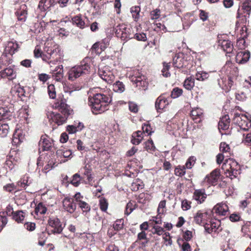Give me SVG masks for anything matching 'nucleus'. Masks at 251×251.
I'll return each instance as SVG.
<instances>
[{"mask_svg":"<svg viewBox=\"0 0 251 251\" xmlns=\"http://www.w3.org/2000/svg\"><path fill=\"white\" fill-rule=\"evenodd\" d=\"M48 44L44 48V52L42 51L39 46H36L33 51L35 58L41 57L43 61L49 64H55L60 61L62 58L60 53V50L56 45L48 46Z\"/></svg>","mask_w":251,"mask_h":251,"instance_id":"f257e3e1","label":"nucleus"},{"mask_svg":"<svg viewBox=\"0 0 251 251\" xmlns=\"http://www.w3.org/2000/svg\"><path fill=\"white\" fill-rule=\"evenodd\" d=\"M112 99L106 95L96 93L88 98L89 105L93 114H101L109 109Z\"/></svg>","mask_w":251,"mask_h":251,"instance_id":"f03ea898","label":"nucleus"},{"mask_svg":"<svg viewBox=\"0 0 251 251\" xmlns=\"http://www.w3.org/2000/svg\"><path fill=\"white\" fill-rule=\"evenodd\" d=\"M91 69L90 58L85 57L78 65L72 67L68 72V79L74 81L76 78L90 74Z\"/></svg>","mask_w":251,"mask_h":251,"instance_id":"7ed1b4c3","label":"nucleus"},{"mask_svg":"<svg viewBox=\"0 0 251 251\" xmlns=\"http://www.w3.org/2000/svg\"><path fill=\"white\" fill-rule=\"evenodd\" d=\"M231 69L230 75L227 78L223 77L218 80V84L226 92L230 90L233 84L234 80L238 75V70L236 68L233 67Z\"/></svg>","mask_w":251,"mask_h":251,"instance_id":"20e7f679","label":"nucleus"},{"mask_svg":"<svg viewBox=\"0 0 251 251\" xmlns=\"http://www.w3.org/2000/svg\"><path fill=\"white\" fill-rule=\"evenodd\" d=\"M68 22H72L73 25L82 29L89 26L88 18L86 16H83L81 14L72 17L71 21L69 17L66 16L60 21V23H66Z\"/></svg>","mask_w":251,"mask_h":251,"instance_id":"39448f33","label":"nucleus"},{"mask_svg":"<svg viewBox=\"0 0 251 251\" xmlns=\"http://www.w3.org/2000/svg\"><path fill=\"white\" fill-rule=\"evenodd\" d=\"M222 169L225 171L226 176L230 177L231 179L237 176L238 173L239 167L238 163L231 159L226 160L222 166Z\"/></svg>","mask_w":251,"mask_h":251,"instance_id":"423d86ee","label":"nucleus"},{"mask_svg":"<svg viewBox=\"0 0 251 251\" xmlns=\"http://www.w3.org/2000/svg\"><path fill=\"white\" fill-rule=\"evenodd\" d=\"M48 225L49 228H51L50 230L49 228L46 229V231L49 230V234H61L65 227L60 219L56 217L50 218L48 220Z\"/></svg>","mask_w":251,"mask_h":251,"instance_id":"0eeeda50","label":"nucleus"},{"mask_svg":"<svg viewBox=\"0 0 251 251\" xmlns=\"http://www.w3.org/2000/svg\"><path fill=\"white\" fill-rule=\"evenodd\" d=\"M52 106L54 109L58 110L61 113L71 114L73 111L70 105L67 104L66 99L62 94L58 95Z\"/></svg>","mask_w":251,"mask_h":251,"instance_id":"6e6552de","label":"nucleus"},{"mask_svg":"<svg viewBox=\"0 0 251 251\" xmlns=\"http://www.w3.org/2000/svg\"><path fill=\"white\" fill-rule=\"evenodd\" d=\"M233 121L243 130H248L251 127V121L244 114L235 113Z\"/></svg>","mask_w":251,"mask_h":251,"instance_id":"1a4fd4ad","label":"nucleus"},{"mask_svg":"<svg viewBox=\"0 0 251 251\" xmlns=\"http://www.w3.org/2000/svg\"><path fill=\"white\" fill-rule=\"evenodd\" d=\"M53 140L47 134L42 135L39 142V151H51Z\"/></svg>","mask_w":251,"mask_h":251,"instance_id":"9d476101","label":"nucleus"},{"mask_svg":"<svg viewBox=\"0 0 251 251\" xmlns=\"http://www.w3.org/2000/svg\"><path fill=\"white\" fill-rule=\"evenodd\" d=\"M71 114L51 112L48 115V118L50 117V120L57 126H61L66 123L67 119Z\"/></svg>","mask_w":251,"mask_h":251,"instance_id":"9b49d317","label":"nucleus"},{"mask_svg":"<svg viewBox=\"0 0 251 251\" xmlns=\"http://www.w3.org/2000/svg\"><path fill=\"white\" fill-rule=\"evenodd\" d=\"M98 74L100 77L108 84H112L115 79L113 73L109 70L108 67L105 66L101 69H99Z\"/></svg>","mask_w":251,"mask_h":251,"instance_id":"f8f14e48","label":"nucleus"},{"mask_svg":"<svg viewBox=\"0 0 251 251\" xmlns=\"http://www.w3.org/2000/svg\"><path fill=\"white\" fill-rule=\"evenodd\" d=\"M130 79L131 81L140 88H144L147 86L148 82L146 81V76L138 71L134 72Z\"/></svg>","mask_w":251,"mask_h":251,"instance_id":"ddd939ff","label":"nucleus"},{"mask_svg":"<svg viewBox=\"0 0 251 251\" xmlns=\"http://www.w3.org/2000/svg\"><path fill=\"white\" fill-rule=\"evenodd\" d=\"M20 162V159L16 153H15V155L10 154L7 156L5 166L6 167H8L10 170H15L18 166Z\"/></svg>","mask_w":251,"mask_h":251,"instance_id":"4468645a","label":"nucleus"},{"mask_svg":"<svg viewBox=\"0 0 251 251\" xmlns=\"http://www.w3.org/2000/svg\"><path fill=\"white\" fill-rule=\"evenodd\" d=\"M0 76L3 78H7L9 80H13L17 77V72L14 69V66H11L0 70Z\"/></svg>","mask_w":251,"mask_h":251,"instance_id":"2eb2a0df","label":"nucleus"},{"mask_svg":"<svg viewBox=\"0 0 251 251\" xmlns=\"http://www.w3.org/2000/svg\"><path fill=\"white\" fill-rule=\"evenodd\" d=\"M15 15L17 18L18 21L21 23L25 22L27 18V7L25 3L20 5L15 12Z\"/></svg>","mask_w":251,"mask_h":251,"instance_id":"dca6fc26","label":"nucleus"},{"mask_svg":"<svg viewBox=\"0 0 251 251\" xmlns=\"http://www.w3.org/2000/svg\"><path fill=\"white\" fill-rule=\"evenodd\" d=\"M157 216L153 217V220H150L149 222H144L140 226V229L142 230H147L150 228V230L153 233H157Z\"/></svg>","mask_w":251,"mask_h":251,"instance_id":"f3484780","label":"nucleus"},{"mask_svg":"<svg viewBox=\"0 0 251 251\" xmlns=\"http://www.w3.org/2000/svg\"><path fill=\"white\" fill-rule=\"evenodd\" d=\"M62 202L64 210L72 214L76 210V205L73 198H65Z\"/></svg>","mask_w":251,"mask_h":251,"instance_id":"a211bd4d","label":"nucleus"},{"mask_svg":"<svg viewBox=\"0 0 251 251\" xmlns=\"http://www.w3.org/2000/svg\"><path fill=\"white\" fill-rule=\"evenodd\" d=\"M25 139V135L22 129L16 128L13 135L12 144L18 146Z\"/></svg>","mask_w":251,"mask_h":251,"instance_id":"6ab92c4d","label":"nucleus"},{"mask_svg":"<svg viewBox=\"0 0 251 251\" xmlns=\"http://www.w3.org/2000/svg\"><path fill=\"white\" fill-rule=\"evenodd\" d=\"M210 220V215L207 212H198L194 217L195 222L199 225L204 226Z\"/></svg>","mask_w":251,"mask_h":251,"instance_id":"aec40b11","label":"nucleus"},{"mask_svg":"<svg viewBox=\"0 0 251 251\" xmlns=\"http://www.w3.org/2000/svg\"><path fill=\"white\" fill-rule=\"evenodd\" d=\"M20 48V45L16 41H9L5 43L4 50L13 55Z\"/></svg>","mask_w":251,"mask_h":251,"instance_id":"412c9836","label":"nucleus"},{"mask_svg":"<svg viewBox=\"0 0 251 251\" xmlns=\"http://www.w3.org/2000/svg\"><path fill=\"white\" fill-rule=\"evenodd\" d=\"M228 211V207L226 203L221 202L217 204L213 208L212 212L218 215L225 216Z\"/></svg>","mask_w":251,"mask_h":251,"instance_id":"4be33fe9","label":"nucleus"},{"mask_svg":"<svg viewBox=\"0 0 251 251\" xmlns=\"http://www.w3.org/2000/svg\"><path fill=\"white\" fill-rule=\"evenodd\" d=\"M220 177V170L215 169L204 178V181L208 184L213 185L216 183Z\"/></svg>","mask_w":251,"mask_h":251,"instance_id":"5701e85b","label":"nucleus"},{"mask_svg":"<svg viewBox=\"0 0 251 251\" xmlns=\"http://www.w3.org/2000/svg\"><path fill=\"white\" fill-rule=\"evenodd\" d=\"M56 4L55 0H40L38 4V8L42 11L50 10L51 7Z\"/></svg>","mask_w":251,"mask_h":251,"instance_id":"b1692460","label":"nucleus"},{"mask_svg":"<svg viewBox=\"0 0 251 251\" xmlns=\"http://www.w3.org/2000/svg\"><path fill=\"white\" fill-rule=\"evenodd\" d=\"M250 57V53L247 50H241L237 52L236 56V62L239 64L246 63Z\"/></svg>","mask_w":251,"mask_h":251,"instance_id":"393cba45","label":"nucleus"},{"mask_svg":"<svg viewBox=\"0 0 251 251\" xmlns=\"http://www.w3.org/2000/svg\"><path fill=\"white\" fill-rule=\"evenodd\" d=\"M191 115L196 123H200L203 119V111L200 108H195L192 110Z\"/></svg>","mask_w":251,"mask_h":251,"instance_id":"a878e982","label":"nucleus"},{"mask_svg":"<svg viewBox=\"0 0 251 251\" xmlns=\"http://www.w3.org/2000/svg\"><path fill=\"white\" fill-rule=\"evenodd\" d=\"M84 126L81 122L75 123L73 125H68L66 127V131L69 134H74L77 132L80 131Z\"/></svg>","mask_w":251,"mask_h":251,"instance_id":"bb28decb","label":"nucleus"},{"mask_svg":"<svg viewBox=\"0 0 251 251\" xmlns=\"http://www.w3.org/2000/svg\"><path fill=\"white\" fill-rule=\"evenodd\" d=\"M13 55L3 50L0 56V64L3 65H9L12 63Z\"/></svg>","mask_w":251,"mask_h":251,"instance_id":"cd10ccee","label":"nucleus"},{"mask_svg":"<svg viewBox=\"0 0 251 251\" xmlns=\"http://www.w3.org/2000/svg\"><path fill=\"white\" fill-rule=\"evenodd\" d=\"M122 31L121 38L124 41H127L132 39L134 36V31L132 27H125Z\"/></svg>","mask_w":251,"mask_h":251,"instance_id":"c85d7f7f","label":"nucleus"},{"mask_svg":"<svg viewBox=\"0 0 251 251\" xmlns=\"http://www.w3.org/2000/svg\"><path fill=\"white\" fill-rule=\"evenodd\" d=\"M219 44L223 50L226 53H230L232 52L233 46L231 42L228 40H221L219 41Z\"/></svg>","mask_w":251,"mask_h":251,"instance_id":"c756f323","label":"nucleus"},{"mask_svg":"<svg viewBox=\"0 0 251 251\" xmlns=\"http://www.w3.org/2000/svg\"><path fill=\"white\" fill-rule=\"evenodd\" d=\"M206 198L204 189L196 190L193 194V198L198 202L201 203L203 202Z\"/></svg>","mask_w":251,"mask_h":251,"instance_id":"7c9ffc66","label":"nucleus"},{"mask_svg":"<svg viewBox=\"0 0 251 251\" xmlns=\"http://www.w3.org/2000/svg\"><path fill=\"white\" fill-rule=\"evenodd\" d=\"M183 54L181 53L176 54L173 58V65L174 67L180 68L183 66Z\"/></svg>","mask_w":251,"mask_h":251,"instance_id":"2f4dec72","label":"nucleus"},{"mask_svg":"<svg viewBox=\"0 0 251 251\" xmlns=\"http://www.w3.org/2000/svg\"><path fill=\"white\" fill-rule=\"evenodd\" d=\"M143 132L141 130H138L132 133L131 142L133 145L139 144L143 139Z\"/></svg>","mask_w":251,"mask_h":251,"instance_id":"473e14b6","label":"nucleus"},{"mask_svg":"<svg viewBox=\"0 0 251 251\" xmlns=\"http://www.w3.org/2000/svg\"><path fill=\"white\" fill-rule=\"evenodd\" d=\"M230 119L229 116L226 115L223 116L219 122L218 126L219 129L226 130L229 128Z\"/></svg>","mask_w":251,"mask_h":251,"instance_id":"72a5a7b5","label":"nucleus"},{"mask_svg":"<svg viewBox=\"0 0 251 251\" xmlns=\"http://www.w3.org/2000/svg\"><path fill=\"white\" fill-rule=\"evenodd\" d=\"M152 197L148 193H141L137 198V202L143 205H148L149 202L151 200Z\"/></svg>","mask_w":251,"mask_h":251,"instance_id":"f704fd0d","label":"nucleus"},{"mask_svg":"<svg viewBox=\"0 0 251 251\" xmlns=\"http://www.w3.org/2000/svg\"><path fill=\"white\" fill-rule=\"evenodd\" d=\"M81 178H86L87 181L86 183H88L89 184L92 185V181L93 180V177L92 175V170L87 167V166H85L83 168V172L82 173V176Z\"/></svg>","mask_w":251,"mask_h":251,"instance_id":"c9c22d12","label":"nucleus"},{"mask_svg":"<svg viewBox=\"0 0 251 251\" xmlns=\"http://www.w3.org/2000/svg\"><path fill=\"white\" fill-rule=\"evenodd\" d=\"M53 77L57 81L61 80L63 77V67L62 65L57 66L53 71Z\"/></svg>","mask_w":251,"mask_h":251,"instance_id":"e433bc0d","label":"nucleus"},{"mask_svg":"<svg viewBox=\"0 0 251 251\" xmlns=\"http://www.w3.org/2000/svg\"><path fill=\"white\" fill-rule=\"evenodd\" d=\"M195 21L194 17L190 14H186L183 18V25L184 29L188 28Z\"/></svg>","mask_w":251,"mask_h":251,"instance_id":"4c0bfd02","label":"nucleus"},{"mask_svg":"<svg viewBox=\"0 0 251 251\" xmlns=\"http://www.w3.org/2000/svg\"><path fill=\"white\" fill-rule=\"evenodd\" d=\"M141 8L140 6H134L130 8L132 17L135 22H138L141 18Z\"/></svg>","mask_w":251,"mask_h":251,"instance_id":"58836bf2","label":"nucleus"},{"mask_svg":"<svg viewBox=\"0 0 251 251\" xmlns=\"http://www.w3.org/2000/svg\"><path fill=\"white\" fill-rule=\"evenodd\" d=\"M12 113L7 107H0V121L4 119H10Z\"/></svg>","mask_w":251,"mask_h":251,"instance_id":"ea45409f","label":"nucleus"},{"mask_svg":"<svg viewBox=\"0 0 251 251\" xmlns=\"http://www.w3.org/2000/svg\"><path fill=\"white\" fill-rule=\"evenodd\" d=\"M16 94L22 100H25V98L28 97V93L26 92L24 87L21 86L16 87Z\"/></svg>","mask_w":251,"mask_h":251,"instance_id":"a19ab883","label":"nucleus"},{"mask_svg":"<svg viewBox=\"0 0 251 251\" xmlns=\"http://www.w3.org/2000/svg\"><path fill=\"white\" fill-rule=\"evenodd\" d=\"M25 218V213L23 210H18L14 212L12 219L18 223H22Z\"/></svg>","mask_w":251,"mask_h":251,"instance_id":"79ce46f5","label":"nucleus"},{"mask_svg":"<svg viewBox=\"0 0 251 251\" xmlns=\"http://www.w3.org/2000/svg\"><path fill=\"white\" fill-rule=\"evenodd\" d=\"M49 234V230L46 232L42 231L38 234V245L43 246L45 244V242L48 238Z\"/></svg>","mask_w":251,"mask_h":251,"instance_id":"37998d69","label":"nucleus"},{"mask_svg":"<svg viewBox=\"0 0 251 251\" xmlns=\"http://www.w3.org/2000/svg\"><path fill=\"white\" fill-rule=\"evenodd\" d=\"M113 90L115 92L121 93L125 90V85L120 81H117L113 84Z\"/></svg>","mask_w":251,"mask_h":251,"instance_id":"c03bdc74","label":"nucleus"},{"mask_svg":"<svg viewBox=\"0 0 251 251\" xmlns=\"http://www.w3.org/2000/svg\"><path fill=\"white\" fill-rule=\"evenodd\" d=\"M77 204L85 215H86L91 210L90 205L87 202L83 201H79V203H77Z\"/></svg>","mask_w":251,"mask_h":251,"instance_id":"a18cd8bd","label":"nucleus"},{"mask_svg":"<svg viewBox=\"0 0 251 251\" xmlns=\"http://www.w3.org/2000/svg\"><path fill=\"white\" fill-rule=\"evenodd\" d=\"M137 207V204L134 201H129L126 205L125 214L129 215Z\"/></svg>","mask_w":251,"mask_h":251,"instance_id":"49530a36","label":"nucleus"},{"mask_svg":"<svg viewBox=\"0 0 251 251\" xmlns=\"http://www.w3.org/2000/svg\"><path fill=\"white\" fill-rule=\"evenodd\" d=\"M195 85V80L192 77H188L183 82L184 87L188 90H191L193 89Z\"/></svg>","mask_w":251,"mask_h":251,"instance_id":"de8ad7c7","label":"nucleus"},{"mask_svg":"<svg viewBox=\"0 0 251 251\" xmlns=\"http://www.w3.org/2000/svg\"><path fill=\"white\" fill-rule=\"evenodd\" d=\"M30 182H28L27 177H24L21 179L17 183V185L19 187L18 190H21L22 189L25 190L26 187L29 185Z\"/></svg>","mask_w":251,"mask_h":251,"instance_id":"09e8293b","label":"nucleus"},{"mask_svg":"<svg viewBox=\"0 0 251 251\" xmlns=\"http://www.w3.org/2000/svg\"><path fill=\"white\" fill-rule=\"evenodd\" d=\"M158 109H163L169 104L168 100L163 96H160L158 98Z\"/></svg>","mask_w":251,"mask_h":251,"instance_id":"8fccbe9b","label":"nucleus"},{"mask_svg":"<svg viewBox=\"0 0 251 251\" xmlns=\"http://www.w3.org/2000/svg\"><path fill=\"white\" fill-rule=\"evenodd\" d=\"M9 132V126L7 124H3L0 126V136L1 137H5Z\"/></svg>","mask_w":251,"mask_h":251,"instance_id":"3c124183","label":"nucleus"},{"mask_svg":"<svg viewBox=\"0 0 251 251\" xmlns=\"http://www.w3.org/2000/svg\"><path fill=\"white\" fill-rule=\"evenodd\" d=\"M170 63H166L165 62L163 63V68L162 69L161 72V75L166 77H168L170 76V73L169 72V70L170 68Z\"/></svg>","mask_w":251,"mask_h":251,"instance_id":"603ef678","label":"nucleus"},{"mask_svg":"<svg viewBox=\"0 0 251 251\" xmlns=\"http://www.w3.org/2000/svg\"><path fill=\"white\" fill-rule=\"evenodd\" d=\"M220 150L221 152L226 154V157H229L230 155V149L229 145L226 143H221L220 146Z\"/></svg>","mask_w":251,"mask_h":251,"instance_id":"864d4df0","label":"nucleus"},{"mask_svg":"<svg viewBox=\"0 0 251 251\" xmlns=\"http://www.w3.org/2000/svg\"><path fill=\"white\" fill-rule=\"evenodd\" d=\"M47 210L46 207L44 205L42 202H40L36 205L35 209V212L37 214L39 213L40 214H44L46 213Z\"/></svg>","mask_w":251,"mask_h":251,"instance_id":"5fc2aeb1","label":"nucleus"},{"mask_svg":"<svg viewBox=\"0 0 251 251\" xmlns=\"http://www.w3.org/2000/svg\"><path fill=\"white\" fill-rule=\"evenodd\" d=\"M81 178L80 175L76 173L73 175V178L70 180V183L75 187H77L80 183Z\"/></svg>","mask_w":251,"mask_h":251,"instance_id":"6e6d98bb","label":"nucleus"},{"mask_svg":"<svg viewBox=\"0 0 251 251\" xmlns=\"http://www.w3.org/2000/svg\"><path fill=\"white\" fill-rule=\"evenodd\" d=\"M108 205V201L105 198L102 197L99 200L100 208L102 211L105 212L107 209Z\"/></svg>","mask_w":251,"mask_h":251,"instance_id":"4d7b16f0","label":"nucleus"},{"mask_svg":"<svg viewBox=\"0 0 251 251\" xmlns=\"http://www.w3.org/2000/svg\"><path fill=\"white\" fill-rule=\"evenodd\" d=\"M48 93L50 99H54L56 97L55 88L53 84H50L48 86Z\"/></svg>","mask_w":251,"mask_h":251,"instance_id":"13d9d810","label":"nucleus"},{"mask_svg":"<svg viewBox=\"0 0 251 251\" xmlns=\"http://www.w3.org/2000/svg\"><path fill=\"white\" fill-rule=\"evenodd\" d=\"M145 148L149 152L155 151V147L152 140L151 139H148L145 143Z\"/></svg>","mask_w":251,"mask_h":251,"instance_id":"bf43d9fd","label":"nucleus"},{"mask_svg":"<svg viewBox=\"0 0 251 251\" xmlns=\"http://www.w3.org/2000/svg\"><path fill=\"white\" fill-rule=\"evenodd\" d=\"M128 108L129 111L133 113H137L139 111V106L133 101H129L128 102Z\"/></svg>","mask_w":251,"mask_h":251,"instance_id":"052dcab7","label":"nucleus"},{"mask_svg":"<svg viewBox=\"0 0 251 251\" xmlns=\"http://www.w3.org/2000/svg\"><path fill=\"white\" fill-rule=\"evenodd\" d=\"M131 187L132 191H137L143 188V182L136 180L132 183Z\"/></svg>","mask_w":251,"mask_h":251,"instance_id":"680f3d73","label":"nucleus"},{"mask_svg":"<svg viewBox=\"0 0 251 251\" xmlns=\"http://www.w3.org/2000/svg\"><path fill=\"white\" fill-rule=\"evenodd\" d=\"M209 77L208 74L204 72H198L196 75V78L197 80L203 81Z\"/></svg>","mask_w":251,"mask_h":251,"instance_id":"e2e57ef3","label":"nucleus"},{"mask_svg":"<svg viewBox=\"0 0 251 251\" xmlns=\"http://www.w3.org/2000/svg\"><path fill=\"white\" fill-rule=\"evenodd\" d=\"M182 92L183 90L182 89L176 87L173 89L171 96L174 99L177 98L182 95Z\"/></svg>","mask_w":251,"mask_h":251,"instance_id":"0e129e2a","label":"nucleus"},{"mask_svg":"<svg viewBox=\"0 0 251 251\" xmlns=\"http://www.w3.org/2000/svg\"><path fill=\"white\" fill-rule=\"evenodd\" d=\"M208 222L211 223V229H210L211 230L213 231H216V230L219 229L220 225V222L219 220H209Z\"/></svg>","mask_w":251,"mask_h":251,"instance_id":"69168bd1","label":"nucleus"},{"mask_svg":"<svg viewBox=\"0 0 251 251\" xmlns=\"http://www.w3.org/2000/svg\"><path fill=\"white\" fill-rule=\"evenodd\" d=\"M245 38L240 37L237 41V46L241 50L244 49L247 46Z\"/></svg>","mask_w":251,"mask_h":251,"instance_id":"338daca9","label":"nucleus"},{"mask_svg":"<svg viewBox=\"0 0 251 251\" xmlns=\"http://www.w3.org/2000/svg\"><path fill=\"white\" fill-rule=\"evenodd\" d=\"M114 229L117 231L123 228V222L121 220H117L115 222L113 226Z\"/></svg>","mask_w":251,"mask_h":251,"instance_id":"774afa93","label":"nucleus"}]
</instances>
